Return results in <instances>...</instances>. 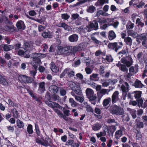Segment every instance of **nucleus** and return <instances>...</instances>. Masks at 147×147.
Listing matches in <instances>:
<instances>
[{
	"mask_svg": "<svg viewBox=\"0 0 147 147\" xmlns=\"http://www.w3.org/2000/svg\"><path fill=\"white\" fill-rule=\"evenodd\" d=\"M111 19H99L98 21L100 24V26L101 29H105L109 26L111 25V23H109V20Z\"/></svg>",
	"mask_w": 147,
	"mask_h": 147,
	"instance_id": "obj_6",
	"label": "nucleus"
},
{
	"mask_svg": "<svg viewBox=\"0 0 147 147\" xmlns=\"http://www.w3.org/2000/svg\"><path fill=\"white\" fill-rule=\"evenodd\" d=\"M59 88L55 85H52L49 88L50 91L52 93L55 94L58 92Z\"/></svg>",
	"mask_w": 147,
	"mask_h": 147,
	"instance_id": "obj_20",
	"label": "nucleus"
},
{
	"mask_svg": "<svg viewBox=\"0 0 147 147\" xmlns=\"http://www.w3.org/2000/svg\"><path fill=\"white\" fill-rule=\"evenodd\" d=\"M86 110L88 112H93V110L92 108L89 105H86Z\"/></svg>",
	"mask_w": 147,
	"mask_h": 147,
	"instance_id": "obj_56",
	"label": "nucleus"
},
{
	"mask_svg": "<svg viewBox=\"0 0 147 147\" xmlns=\"http://www.w3.org/2000/svg\"><path fill=\"white\" fill-rule=\"evenodd\" d=\"M124 41L126 44L131 45L132 43V40L129 37H126L124 38Z\"/></svg>",
	"mask_w": 147,
	"mask_h": 147,
	"instance_id": "obj_40",
	"label": "nucleus"
},
{
	"mask_svg": "<svg viewBox=\"0 0 147 147\" xmlns=\"http://www.w3.org/2000/svg\"><path fill=\"white\" fill-rule=\"evenodd\" d=\"M108 47L109 48L114 50L116 52H117L118 49L121 48V47L118 45V43L115 42L113 43H109Z\"/></svg>",
	"mask_w": 147,
	"mask_h": 147,
	"instance_id": "obj_12",
	"label": "nucleus"
},
{
	"mask_svg": "<svg viewBox=\"0 0 147 147\" xmlns=\"http://www.w3.org/2000/svg\"><path fill=\"white\" fill-rule=\"evenodd\" d=\"M69 103L71 104V106L73 107H76L77 105V103L75 102L72 98H70L69 100Z\"/></svg>",
	"mask_w": 147,
	"mask_h": 147,
	"instance_id": "obj_37",
	"label": "nucleus"
},
{
	"mask_svg": "<svg viewBox=\"0 0 147 147\" xmlns=\"http://www.w3.org/2000/svg\"><path fill=\"white\" fill-rule=\"evenodd\" d=\"M18 53L19 55H23L26 58H28L29 57L28 53L26 51L24 52L23 51L20 50L18 52Z\"/></svg>",
	"mask_w": 147,
	"mask_h": 147,
	"instance_id": "obj_27",
	"label": "nucleus"
},
{
	"mask_svg": "<svg viewBox=\"0 0 147 147\" xmlns=\"http://www.w3.org/2000/svg\"><path fill=\"white\" fill-rule=\"evenodd\" d=\"M85 71L87 74H90L92 72V70L89 67H86L85 69Z\"/></svg>",
	"mask_w": 147,
	"mask_h": 147,
	"instance_id": "obj_62",
	"label": "nucleus"
},
{
	"mask_svg": "<svg viewBox=\"0 0 147 147\" xmlns=\"http://www.w3.org/2000/svg\"><path fill=\"white\" fill-rule=\"evenodd\" d=\"M146 69L144 70L143 74L142 75L143 78H144L147 76V63L146 64Z\"/></svg>",
	"mask_w": 147,
	"mask_h": 147,
	"instance_id": "obj_59",
	"label": "nucleus"
},
{
	"mask_svg": "<svg viewBox=\"0 0 147 147\" xmlns=\"http://www.w3.org/2000/svg\"><path fill=\"white\" fill-rule=\"evenodd\" d=\"M59 96L57 95L54 94L51 97L52 100H53L55 101L59 99Z\"/></svg>",
	"mask_w": 147,
	"mask_h": 147,
	"instance_id": "obj_64",
	"label": "nucleus"
},
{
	"mask_svg": "<svg viewBox=\"0 0 147 147\" xmlns=\"http://www.w3.org/2000/svg\"><path fill=\"white\" fill-rule=\"evenodd\" d=\"M18 79L20 81L25 83H31L33 80L32 78L24 75L19 76Z\"/></svg>",
	"mask_w": 147,
	"mask_h": 147,
	"instance_id": "obj_7",
	"label": "nucleus"
},
{
	"mask_svg": "<svg viewBox=\"0 0 147 147\" xmlns=\"http://www.w3.org/2000/svg\"><path fill=\"white\" fill-rule=\"evenodd\" d=\"M110 111L112 114L116 115H122L124 113V111L122 108L116 105L111 107Z\"/></svg>",
	"mask_w": 147,
	"mask_h": 147,
	"instance_id": "obj_2",
	"label": "nucleus"
},
{
	"mask_svg": "<svg viewBox=\"0 0 147 147\" xmlns=\"http://www.w3.org/2000/svg\"><path fill=\"white\" fill-rule=\"evenodd\" d=\"M78 36L75 34L70 36L68 38L70 42H76L78 40Z\"/></svg>",
	"mask_w": 147,
	"mask_h": 147,
	"instance_id": "obj_17",
	"label": "nucleus"
},
{
	"mask_svg": "<svg viewBox=\"0 0 147 147\" xmlns=\"http://www.w3.org/2000/svg\"><path fill=\"white\" fill-rule=\"evenodd\" d=\"M0 48H3L5 51H8L13 49L14 47L13 45H0Z\"/></svg>",
	"mask_w": 147,
	"mask_h": 147,
	"instance_id": "obj_18",
	"label": "nucleus"
},
{
	"mask_svg": "<svg viewBox=\"0 0 147 147\" xmlns=\"http://www.w3.org/2000/svg\"><path fill=\"white\" fill-rule=\"evenodd\" d=\"M46 97L47 98L48 100L47 101H45L46 104L49 106V107H51L54 109V110L57 113L58 115L61 117H63V113L57 109L55 108V107L60 108V105L55 102H54L50 101L51 98L49 94H47L46 96Z\"/></svg>",
	"mask_w": 147,
	"mask_h": 147,
	"instance_id": "obj_1",
	"label": "nucleus"
},
{
	"mask_svg": "<svg viewBox=\"0 0 147 147\" xmlns=\"http://www.w3.org/2000/svg\"><path fill=\"white\" fill-rule=\"evenodd\" d=\"M91 38L94 42L97 44H98L100 42V41L97 40L93 35L91 36Z\"/></svg>",
	"mask_w": 147,
	"mask_h": 147,
	"instance_id": "obj_51",
	"label": "nucleus"
},
{
	"mask_svg": "<svg viewBox=\"0 0 147 147\" xmlns=\"http://www.w3.org/2000/svg\"><path fill=\"white\" fill-rule=\"evenodd\" d=\"M13 117L15 118H17L18 117V113L16 109H13Z\"/></svg>",
	"mask_w": 147,
	"mask_h": 147,
	"instance_id": "obj_53",
	"label": "nucleus"
},
{
	"mask_svg": "<svg viewBox=\"0 0 147 147\" xmlns=\"http://www.w3.org/2000/svg\"><path fill=\"white\" fill-rule=\"evenodd\" d=\"M75 99L78 101L82 103L84 100V97L83 96L81 95V96H75Z\"/></svg>",
	"mask_w": 147,
	"mask_h": 147,
	"instance_id": "obj_42",
	"label": "nucleus"
},
{
	"mask_svg": "<svg viewBox=\"0 0 147 147\" xmlns=\"http://www.w3.org/2000/svg\"><path fill=\"white\" fill-rule=\"evenodd\" d=\"M110 84L113 85L117 82V80L115 79H110L109 80Z\"/></svg>",
	"mask_w": 147,
	"mask_h": 147,
	"instance_id": "obj_60",
	"label": "nucleus"
},
{
	"mask_svg": "<svg viewBox=\"0 0 147 147\" xmlns=\"http://www.w3.org/2000/svg\"><path fill=\"white\" fill-rule=\"evenodd\" d=\"M136 23L138 24V25L140 26L141 27L143 26L144 25V23L140 21V19H137L136 21Z\"/></svg>",
	"mask_w": 147,
	"mask_h": 147,
	"instance_id": "obj_61",
	"label": "nucleus"
},
{
	"mask_svg": "<svg viewBox=\"0 0 147 147\" xmlns=\"http://www.w3.org/2000/svg\"><path fill=\"white\" fill-rule=\"evenodd\" d=\"M74 92L78 95L81 96L82 95V91L79 86H78V87L77 88V89L74 90Z\"/></svg>",
	"mask_w": 147,
	"mask_h": 147,
	"instance_id": "obj_39",
	"label": "nucleus"
},
{
	"mask_svg": "<svg viewBox=\"0 0 147 147\" xmlns=\"http://www.w3.org/2000/svg\"><path fill=\"white\" fill-rule=\"evenodd\" d=\"M125 130V128L123 127H122L120 128L119 129L116 131L114 135L115 138L116 140L119 139L123 135V132Z\"/></svg>",
	"mask_w": 147,
	"mask_h": 147,
	"instance_id": "obj_9",
	"label": "nucleus"
},
{
	"mask_svg": "<svg viewBox=\"0 0 147 147\" xmlns=\"http://www.w3.org/2000/svg\"><path fill=\"white\" fill-rule=\"evenodd\" d=\"M86 92L87 97L90 100L92 101L96 99V95L94 94V92L92 89L87 88L86 90Z\"/></svg>",
	"mask_w": 147,
	"mask_h": 147,
	"instance_id": "obj_3",
	"label": "nucleus"
},
{
	"mask_svg": "<svg viewBox=\"0 0 147 147\" xmlns=\"http://www.w3.org/2000/svg\"><path fill=\"white\" fill-rule=\"evenodd\" d=\"M74 72L73 70L70 68H67L61 74L60 77V78H62L64 76H66L69 77H71L74 76Z\"/></svg>",
	"mask_w": 147,
	"mask_h": 147,
	"instance_id": "obj_4",
	"label": "nucleus"
},
{
	"mask_svg": "<svg viewBox=\"0 0 147 147\" xmlns=\"http://www.w3.org/2000/svg\"><path fill=\"white\" fill-rule=\"evenodd\" d=\"M110 91V90L108 89H102L100 90V92L103 95H105L106 94H108Z\"/></svg>",
	"mask_w": 147,
	"mask_h": 147,
	"instance_id": "obj_48",
	"label": "nucleus"
},
{
	"mask_svg": "<svg viewBox=\"0 0 147 147\" xmlns=\"http://www.w3.org/2000/svg\"><path fill=\"white\" fill-rule=\"evenodd\" d=\"M16 123L17 126L19 128H21L24 127V124L22 121H21L20 120L18 119L16 121Z\"/></svg>",
	"mask_w": 147,
	"mask_h": 147,
	"instance_id": "obj_45",
	"label": "nucleus"
},
{
	"mask_svg": "<svg viewBox=\"0 0 147 147\" xmlns=\"http://www.w3.org/2000/svg\"><path fill=\"white\" fill-rule=\"evenodd\" d=\"M90 79L91 80L96 81L99 80L98 74H93L90 76Z\"/></svg>",
	"mask_w": 147,
	"mask_h": 147,
	"instance_id": "obj_31",
	"label": "nucleus"
},
{
	"mask_svg": "<svg viewBox=\"0 0 147 147\" xmlns=\"http://www.w3.org/2000/svg\"><path fill=\"white\" fill-rule=\"evenodd\" d=\"M132 94H134V96L135 98L138 99L141 96L142 92L140 91H135L132 92Z\"/></svg>",
	"mask_w": 147,
	"mask_h": 147,
	"instance_id": "obj_35",
	"label": "nucleus"
},
{
	"mask_svg": "<svg viewBox=\"0 0 147 147\" xmlns=\"http://www.w3.org/2000/svg\"><path fill=\"white\" fill-rule=\"evenodd\" d=\"M105 52H102L100 50H98L95 52V55L96 56H98L100 55L105 56Z\"/></svg>",
	"mask_w": 147,
	"mask_h": 147,
	"instance_id": "obj_43",
	"label": "nucleus"
},
{
	"mask_svg": "<svg viewBox=\"0 0 147 147\" xmlns=\"http://www.w3.org/2000/svg\"><path fill=\"white\" fill-rule=\"evenodd\" d=\"M69 86L72 90H74L77 89L79 85L78 84H76L75 83L72 82H69Z\"/></svg>",
	"mask_w": 147,
	"mask_h": 147,
	"instance_id": "obj_26",
	"label": "nucleus"
},
{
	"mask_svg": "<svg viewBox=\"0 0 147 147\" xmlns=\"http://www.w3.org/2000/svg\"><path fill=\"white\" fill-rule=\"evenodd\" d=\"M106 59L109 62H111L112 61L113 59L110 55H107L106 57Z\"/></svg>",
	"mask_w": 147,
	"mask_h": 147,
	"instance_id": "obj_58",
	"label": "nucleus"
},
{
	"mask_svg": "<svg viewBox=\"0 0 147 147\" xmlns=\"http://www.w3.org/2000/svg\"><path fill=\"white\" fill-rule=\"evenodd\" d=\"M71 47V49L70 50V53L72 55H75L74 54L76 53L78 51H79L82 50V48L81 46L80 45L72 47L69 46Z\"/></svg>",
	"mask_w": 147,
	"mask_h": 147,
	"instance_id": "obj_13",
	"label": "nucleus"
},
{
	"mask_svg": "<svg viewBox=\"0 0 147 147\" xmlns=\"http://www.w3.org/2000/svg\"><path fill=\"white\" fill-rule=\"evenodd\" d=\"M134 26V24L130 22H129L126 26L127 30H130V29L133 28Z\"/></svg>",
	"mask_w": 147,
	"mask_h": 147,
	"instance_id": "obj_41",
	"label": "nucleus"
},
{
	"mask_svg": "<svg viewBox=\"0 0 147 147\" xmlns=\"http://www.w3.org/2000/svg\"><path fill=\"white\" fill-rule=\"evenodd\" d=\"M98 27V24L97 22L95 21H93L92 23H90L88 26L86 27V29L88 32H90L92 30H96Z\"/></svg>",
	"mask_w": 147,
	"mask_h": 147,
	"instance_id": "obj_8",
	"label": "nucleus"
},
{
	"mask_svg": "<svg viewBox=\"0 0 147 147\" xmlns=\"http://www.w3.org/2000/svg\"><path fill=\"white\" fill-rule=\"evenodd\" d=\"M74 143V141L73 140H69L67 141V142L66 145L69 146L71 145V146H72L73 144Z\"/></svg>",
	"mask_w": 147,
	"mask_h": 147,
	"instance_id": "obj_63",
	"label": "nucleus"
},
{
	"mask_svg": "<svg viewBox=\"0 0 147 147\" xmlns=\"http://www.w3.org/2000/svg\"><path fill=\"white\" fill-rule=\"evenodd\" d=\"M95 10L96 8L93 5H90L87 9L86 11L88 13H92Z\"/></svg>",
	"mask_w": 147,
	"mask_h": 147,
	"instance_id": "obj_36",
	"label": "nucleus"
},
{
	"mask_svg": "<svg viewBox=\"0 0 147 147\" xmlns=\"http://www.w3.org/2000/svg\"><path fill=\"white\" fill-rule=\"evenodd\" d=\"M129 71L131 75H133L137 73L138 71V66L136 65L134 66L131 67L129 69Z\"/></svg>",
	"mask_w": 147,
	"mask_h": 147,
	"instance_id": "obj_16",
	"label": "nucleus"
},
{
	"mask_svg": "<svg viewBox=\"0 0 147 147\" xmlns=\"http://www.w3.org/2000/svg\"><path fill=\"white\" fill-rule=\"evenodd\" d=\"M140 39L143 40L142 44L144 47L147 48V34H142L140 36Z\"/></svg>",
	"mask_w": 147,
	"mask_h": 147,
	"instance_id": "obj_11",
	"label": "nucleus"
},
{
	"mask_svg": "<svg viewBox=\"0 0 147 147\" xmlns=\"http://www.w3.org/2000/svg\"><path fill=\"white\" fill-rule=\"evenodd\" d=\"M87 2V0H83L82 1H81L80 2H77L76 3L73 5H70L69 7H74L77 6H79L81 4Z\"/></svg>",
	"mask_w": 147,
	"mask_h": 147,
	"instance_id": "obj_32",
	"label": "nucleus"
},
{
	"mask_svg": "<svg viewBox=\"0 0 147 147\" xmlns=\"http://www.w3.org/2000/svg\"><path fill=\"white\" fill-rule=\"evenodd\" d=\"M36 142L40 144H41L43 145H45V144L44 142V140L43 139L40 140L37 138L36 140Z\"/></svg>",
	"mask_w": 147,
	"mask_h": 147,
	"instance_id": "obj_55",
	"label": "nucleus"
},
{
	"mask_svg": "<svg viewBox=\"0 0 147 147\" xmlns=\"http://www.w3.org/2000/svg\"><path fill=\"white\" fill-rule=\"evenodd\" d=\"M144 5V2L142 1L139 3L138 4L136 5V6L137 8H142V7Z\"/></svg>",
	"mask_w": 147,
	"mask_h": 147,
	"instance_id": "obj_52",
	"label": "nucleus"
},
{
	"mask_svg": "<svg viewBox=\"0 0 147 147\" xmlns=\"http://www.w3.org/2000/svg\"><path fill=\"white\" fill-rule=\"evenodd\" d=\"M116 37V34L113 31L111 30L109 32V38L110 40H112L113 39Z\"/></svg>",
	"mask_w": 147,
	"mask_h": 147,
	"instance_id": "obj_33",
	"label": "nucleus"
},
{
	"mask_svg": "<svg viewBox=\"0 0 147 147\" xmlns=\"http://www.w3.org/2000/svg\"><path fill=\"white\" fill-rule=\"evenodd\" d=\"M119 93L118 91L114 92L112 96V101L113 103H114L119 99Z\"/></svg>",
	"mask_w": 147,
	"mask_h": 147,
	"instance_id": "obj_15",
	"label": "nucleus"
},
{
	"mask_svg": "<svg viewBox=\"0 0 147 147\" xmlns=\"http://www.w3.org/2000/svg\"><path fill=\"white\" fill-rule=\"evenodd\" d=\"M106 135V133L105 132H100L96 134L97 137L98 138H101L102 136H105Z\"/></svg>",
	"mask_w": 147,
	"mask_h": 147,
	"instance_id": "obj_50",
	"label": "nucleus"
},
{
	"mask_svg": "<svg viewBox=\"0 0 147 147\" xmlns=\"http://www.w3.org/2000/svg\"><path fill=\"white\" fill-rule=\"evenodd\" d=\"M45 83L42 82L39 84V87L38 90L40 93H42L45 90Z\"/></svg>",
	"mask_w": 147,
	"mask_h": 147,
	"instance_id": "obj_28",
	"label": "nucleus"
},
{
	"mask_svg": "<svg viewBox=\"0 0 147 147\" xmlns=\"http://www.w3.org/2000/svg\"><path fill=\"white\" fill-rule=\"evenodd\" d=\"M27 131L29 134H31L33 133L32 125H31L29 124L28 125L27 128Z\"/></svg>",
	"mask_w": 147,
	"mask_h": 147,
	"instance_id": "obj_49",
	"label": "nucleus"
},
{
	"mask_svg": "<svg viewBox=\"0 0 147 147\" xmlns=\"http://www.w3.org/2000/svg\"><path fill=\"white\" fill-rule=\"evenodd\" d=\"M33 67L34 68V69L31 71L30 72V74L34 77L36 73V69L37 67V66L34 65H33Z\"/></svg>",
	"mask_w": 147,
	"mask_h": 147,
	"instance_id": "obj_47",
	"label": "nucleus"
},
{
	"mask_svg": "<svg viewBox=\"0 0 147 147\" xmlns=\"http://www.w3.org/2000/svg\"><path fill=\"white\" fill-rule=\"evenodd\" d=\"M51 69L53 72L57 73L59 71V68L57 67L53 62H52L51 64Z\"/></svg>",
	"mask_w": 147,
	"mask_h": 147,
	"instance_id": "obj_29",
	"label": "nucleus"
},
{
	"mask_svg": "<svg viewBox=\"0 0 147 147\" xmlns=\"http://www.w3.org/2000/svg\"><path fill=\"white\" fill-rule=\"evenodd\" d=\"M71 49V47H68L64 48H61V54L67 55H70V50Z\"/></svg>",
	"mask_w": 147,
	"mask_h": 147,
	"instance_id": "obj_10",
	"label": "nucleus"
},
{
	"mask_svg": "<svg viewBox=\"0 0 147 147\" xmlns=\"http://www.w3.org/2000/svg\"><path fill=\"white\" fill-rule=\"evenodd\" d=\"M116 65L119 67L121 70L125 71H127V69L126 68V66L121 64V62L119 61L118 63L116 64Z\"/></svg>",
	"mask_w": 147,
	"mask_h": 147,
	"instance_id": "obj_22",
	"label": "nucleus"
},
{
	"mask_svg": "<svg viewBox=\"0 0 147 147\" xmlns=\"http://www.w3.org/2000/svg\"><path fill=\"white\" fill-rule=\"evenodd\" d=\"M57 25L59 27H62L65 30L68 31H70L71 29V28L70 27L68 26L64 23L58 24Z\"/></svg>",
	"mask_w": 147,
	"mask_h": 147,
	"instance_id": "obj_21",
	"label": "nucleus"
},
{
	"mask_svg": "<svg viewBox=\"0 0 147 147\" xmlns=\"http://www.w3.org/2000/svg\"><path fill=\"white\" fill-rule=\"evenodd\" d=\"M0 83L5 86H7L8 83L6 80L0 75Z\"/></svg>",
	"mask_w": 147,
	"mask_h": 147,
	"instance_id": "obj_30",
	"label": "nucleus"
},
{
	"mask_svg": "<svg viewBox=\"0 0 147 147\" xmlns=\"http://www.w3.org/2000/svg\"><path fill=\"white\" fill-rule=\"evenodd\" d=\"M46 55L44 54L37 53L33 54L32 57L33 58V61L34 62L39 64L40 63V58L45 57Z\"/></svg>",
	"mask_w": 147,
	"mask_h": 147,
	"instance_id": "obj_5",
	"label": "nucleus"
},
{
	"mask_svg": "<svg viewBox=\"0 0 147 147\" xmlns=\"http://www.w3.org/2000/svg\"><path fill=\"white\" fill-rule=\"evenodd\" d=\"M138 104L140 107H141L144 108L147 107V105H146V100L143 102L142 99H140L138 100Z\"/></svg>",
	"mask_w": 147,
	"mask_h": 147,
	"instance_id": "obj_24",
	"label": "nucleus"
},
{
	"mask_svg": "<svg viewBox=\"0 0 147 147\" xmlns=\"http://www.w3.org/2000/svg\"><path fill=\"white\" fill-rule=\"evenodd\" d=\"M111 101V99L109 97L105 99L103 101L102 104L104 106L107 105Z\"/></svg>",
	"mask_w": 147,
	"mask_h": 147,
	"instance_id": "obj_38",
	"label": "nucleus"
},
{
	"mask_svg": "<svg viewBox=\"0 0 147 147\" xmlns=\"http://www.w3.org/2000/svg\"><path fill=\"white\" fill-rule=\"evenodd\" d=\"M42 35L44 38H51L52 37V35L51 34L50 32H44L42 34Z\"/></svg>",
	"mask_w": 147,
	"mask_h": 147,
	"instance_id": "obj_44",
	"label": "nucleus"
},
{
	"mask_svg": "<svg viewBox=\"0 0 147 147\" xmlns=\"http://www.w3.org/2000/svg\"><path fill=\"white\" fill-rule=\"evenodd\" d=\"M17 27L19 29H22L24 30L25 28V26L23 21H19L16 24Z\"/></svg>",
	"mask_w": 147,
	"mask_h": 147,
	"instance_id": "obj_25",
	"label": "nucleus"
},
{
	"mask_svg": "<svg viewBox=\"0 0 147 147\" xmlns=\"http://www.w3.org/2000/svg\"><path fill=\"white\" fill-rule=\"evenodd\" d=\"M101 127L100 124L97 123L94 124L92 127V129L94 131H96L99 130Z\"/></svg>",
	"mask_w": 147,
	"mask_h": 147,
	"instance_id": "obj_34",
	"label": "nucleus"
},
{
	"mask_svg": "<svg viewBox=\"0 0 147 147\" xmlns=\"http://www.w3.org/2000/svg\"><path fill=\"white\" fill-rule=\"evenodd\" d=\"M129 85L127 83L125 82L124 85H122L121 89L123 92V94L125 96L126 95L127 92L128 91Z\"/></svg>",
	"mask_w": 147,
	"mask_h": 147,
	"instance_id": "obj_14",
	"label": "nucleus"
},
{
	"mask_svg": "<svg viewBox=\"0 0 147 147\" xmlns=\"http://www.w3.org/2000/svg\"><path fill=\"white\" fill-rule=\"evenodd\" d=\"M134 85L136 88H142L144 85L141 82L138 80H136L134 84Z\"/></svg>",
	"mask_w": 147,
	"mask_h": 147,
	"instance_id": "obj_23",
	"label": "nucleus"
},
{
	"mask_svg": "<svg viewBox=\"0 0 147 147\" xmlns=\"http://www.w3.org/2000/svg\"><path fill=\"white\" fill-rule=\"evenodd\" d=\"M128 52V51L127 49L123 50L119 52L118 54V55L122 56V55H125Z\"/></svg>",
	"mask_w": 147,
	"mask_h": 147,
	"instance_id": "obj_54",
	"label": "nucleus"
},
{
	"mask_svg": "<svg viewBox=\"0 0 147 147\" xmlns=\"http://www.w3.org/2000/svg\"><path fill=\"white\" fill-rule=\"evenodd\" d=\"M121 63L123 64H125L127 67H129L133 63V61L132 59H130V61L126 60L124 58H122L121 60Z\"/></svg>",
	"mask_w": 147,
	"mask_h": 147,
	"instance_id": "obj_19",
	"label": "nucleus"
},
{
	"mask_svg": "<svg viewBox=\"0 0 147 147\" xmlns=\"http://www.w3.org/2000/svg\"><path fill=\"white\" fill-rule=\"evenodd\" d=\"M7 27L8 29L6 30L9 32H13L15 30V27L13 25H11V27L7 26Z\"/></svg>",
	"mask_w": 147,
	"mask_h": 147,
	"instance_id": "obj_57",
	"label": "nucleus"
},
{
	"mask_svg": "<svg viewBox=\"0 0 147 147\" xmlns=\"http://www.w3.org/2000/svg\"><path fill=\"white\" fill-rule=\"evenodd\" d=\"M128 110L130 112V113L133 118H135L136 117V111L134 109H128Z\"/></svg>",
	"mask_w": 147,
	"mask_h": 147,
	"instance_id": "obj_46",
	"label": "nucleus"
}]
</instances>
